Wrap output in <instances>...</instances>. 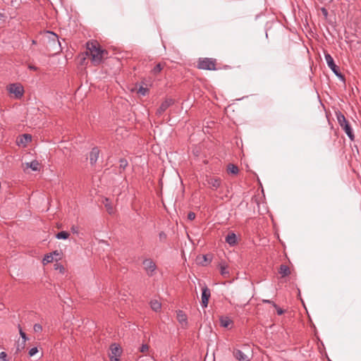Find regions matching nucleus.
Wrapping results in <instances>:
<instances>
[{"mask_svg": "<svg viewBox=\"0 0 361 361\" xmlns=\"http://www.w3.org/2000/svg\"><path fill=\"white\" fill-rule=\"evenodd\" d=\"M86 54L91 56V60L94 65H98L107 52L102 49L97 42H92L87 43Z\"/></svg>", "mask_w": 361, "mask_h": 361, "instance_id": "1", "label": "nucleus"}, {"mask_svg": "<svg viewBox=\"0 0 361 361\" xmlns=\"http://www.w3.org/2000/svg\"><path fill=\"white\" fill-rule=\"evenodd\" d=\"M336 118L340 126L345 131L348 137L351 140H353L355 138V135L353 129L351 128L348 121L346 120L345 116L341 112H338L336 113Z\"/></svg>", "mask_w": 361, "mask_h": 361, "instance_id": "2", "label": "nucleus"}, {"mask_svg": "<svg viewBox=\"0 0 361 361\" xmlns=\"http://www.w3.org/2000/svg\"><path fill=\"white\" fill-rule=\"evenodd\" d=\"M197 67L199 69L207 70V71H215L219 68L216 67V60L212 58H200Z\"/></svg>", "mask_w": 361, "mask_h": 361, "instance_id": "3", "label": "nucleus"}, {"mask_svg": "<svg viewBox=\"0 0 361 361\" xmlns=\"http://www.w3.org/2000/svg\"><path fill=\"white\" fill-rule=\"evenodd\" d=\"M7 90L16 99H21L24 94V87L20 83H12L7 86Z\"/></svg>", "mask_w": 361, "mask_h": 361, "instance_id": "4", "label": "nucleus"}, {"mask_svg": "<svg viewBox=\"0 0 361 361\" xmlns=\"http://www.w3.org/2000/svg\"><path fill=\"white\" fill-rule=\"evenodd\" d=\"M325 60L328 66L335 73V75L341 78H343V75L340 73L338 66L335 64L334 59L329 54H325Z\"/></svg>", "mask_w": 361, "mask_h": 361, "instance_id": "5", "label": "nucleus"}, {"mask_svg": "<svg viewBox=\"0 0 361 361\" xmlns=\"http://www.w3.org/2000/svg\"><path fill=\"white\" fill-rule=\"evenodd\" d=\"M122 353L121 348L114 343L110 347L109 357L111 361H119Z\"/></svg>", "mask_w": 361, "mask_h": 361, "instance_id": "6", "label": "nucleus"}, {"mask_svg": "<svg viewBox=\"0 0 361 361\" xmlns=\"http://www.w3.org/2000/svg\"><path fill=\"white\" fill-rule=\"evenodd\" d=\"M142 264L147 274L149 276H153L157 269L155 263L151 259H146Z\"/></svg>", "mask_w": 361, "mask_h": 361, "instance_id": "7", "label": "nucleus"}, {"mask_svg": "<svg viewBox=\"0 0 361 361\" xmlns=\"http://www.w3.org/2000/svg\"><path fill=\"white\" fill-rule=\"evenodd\" d=\"M206 183L212 190H217L221 187V180L215 176H207Z\"/></svg>", "mask_w": 361, "mask_h": 361, "instance_id": "8", "label": "nucleus"}, {"mask_svg": "<svg viewBox=\"0 0 361 361\" xmlns=\"http://www.w3.org/2000/svg\"><path fill=\"white\" fill-rule=\"evenodd\" d=\"M174 104V99L171 98H166L160 105V106L157 109L156 114L157 116H161L163 113L171 105Z\"/></svg>", "mask_w": 361, "mask_h": 361, "instance_id": "9", "label": "nucleus"}, {"mask_svg": "<svg viewBox=\"0 0 361 361\" xmlns=\"http://www.w3.org/2000/svg\"><path fill=\"white\" fill-rule=\"evenodd\" d=\"M202 306L203 307H207L208 305L209 298L211 296V292L210 290L207 286L202 288Z\"/></svg>", "mask_w": 361, "mask_h": 361, "instance_id": "10", "label": "nucleus"}, {"mask_svg": "<svg viewBox=\"0 0 361 361\" xmlns=\"http://www.w3.org/2000/svg\"><path fill=\"white\" fill-rule=\"evenodd\" d=\"M32 136L30 134H23L17 138L16 142L18 145L26 146L27 143L31 142Z\"/></svg>", "mask_w": 361, "mask_h": 361, "instance_id": "11", "label": "nucleus"}, {"mask_svg": "<svg viewBox=\"0 0 361 361\" xmlns=\"http://www.w3.org/2000/svg\"><path fill=\"white\" fill-rule=\"evenodd\" d=\"M28 168H30L34 171H39L40 169V164L37 160H33L31 162H27L25 164H23V170L25 171Z\"/></svg>", "mask_w": 361, "mask_h": 361, "instance_id": "12", "label": "nucleus"}, {"mask_svg": "<svg viewBox=\"0 0 361 361\" xmlns=\"http://www.w3.org/2000/svg\"><path fill=\"white\" fill-rule=\"evenodd\" d=\"M233 353L235 358L238 361H250L248 355L239 349H235Z\"/></svg>", "mask_w": 361, "mask_h": 361, "instance_id": "13", "label": "nucleus"}, {"mask_svg": "<svg viewBox=\"0 0 361 361\" xmlns=\"http://www.w3.org/2000/svg\"><path fill=\"white\" fill-rule=\"evenodd\" d=\"M99 155V149L97 147L92 148L90 154V161L92 165L94 164Z\"/></svg>", "mask_w": 361, "mask_h": 361, "instance_id": "14", "label": "nucleus"}, {"mask_svg": "<svg viewBox=\"0 0 361 361\" xmlns=\"http://www.w3.org/2000/svg\"><path fill=\"white\" fill-rule=\"evenodd\" d=\"M226 242L230 245H234L237 242V237L234 233H230L226 237Z\"/></svg>", "mask_w": 361, "mask_h": 361, "instance_id": "15", "label": "nucleus"}, {"mask_svg": "<svg viewBox=\"0 0 361 361\" xmlns=\"http://www.w3.org/2000/svg\"><path fill=\"white\" fill-rule=\"evenodd\" d=\"M279 273L281 274V277H285L290 275V271L287 265L281 264L279 267Z\"/></svg>", "mask_w": 361, "mask_h": 361, "instance_id": "16", "label": "nucleus"}, {"mask_svg": "<svg viewBox=\"0 0 361 361\" xmlns=\"http://www.w3.org/2000/svg\"><path fill=\"white\" fill-rule=\"evenodd\" d=\"M103 204L109 214H112L114 213V208L112 203L109 201L108 198H105L103 201Z\"/></svg>", "mask_w": 361, "mask_h": 361, "instance_id": "17", "label": "nucleus"}, {"mask_svg": "<svg viewBox=\"0 0 361 361\" xmlns=\"http://www.w3.org/2000/svg\"><path fill=\"white\" fill-rule=\"evenodd\" d=\"M177 319L183 325L187 324V316L181 310L177 312Z\"/></svg>", "mask_w": 361, "mask_h": 361, "instance_id": "18", "label": "nucleus"}, {"mask_svg": "<svg viewBox=\"0 0 361 361\" xmlns=\"http://www.w3.org/2000/svg\"><path fill=\"white\" fill-rule=\"evenodd\" d=\"M232 323V320L228 317H221L220 318V324L225 328H228Z\"/></svg>", "mask_w": 361, "mask_h": 361, "instance_id": "19", "label": "nucleus"}, {"mask_svg": "<svg viewBox=\"0 0 361 361\" xmlns=\"http://www.w3.org/2000/svg\"><path fill=\"white\" fill-rule=\"evenodd\" d=\"M220 272H221V274L225 277V278H228L229 276V271L228 270V267L227 265L225 264V263H221L220 265Z\"/></svg>", "mask_w": 361, "mask_h": 361, "instance_id": "20", "label": "nucleus"}, {"mask_svg": "<svg viewBox=\"0 0 361 361\" xmlns=\"http://www.w3.org/2000/svg\"><path fill=\"white\" fill-rule=\"evenodd\" d=\"M165 63H157L154 68L152 70V73L154 75H157L159 74L162 69L164 68Z\"/></svg>", "mask_w": 361, "mask_h": 361, "instance_id": "21", "label": "nucleus"}, {"mask_svg": "<svg viewBox=\"0 0 361 361\" xmlns=\"http://www.w3.org/2000/svg\"><path fill=\"white\" fill-rule=\"evenodd\" d=\"M150 307L154 311L158 312L161 310V304L158 300H153L150 302Z\"/></svg>", "mask_w": 361, "mask_h": 361, "instance_id": "22", "label": "nucleus"}, {"mask_svg": "<svg viewBox=\"0 0 361 361\" xmlns=\"http://www.w3.org/2000/svg\"><path fill=\"white\" fill-rule=\"evenodd\" d=\"M227 171L229 173L236 175L239 172L238 167L233 164H229L227 167Z\"/></svg>", "mask_w": 361, "mask_h": 361, "instance_id": "23", "label": "nucleus"}, {"mask_svg": "<svg viewBox=\"0 0 361 361\" xmlns=\"http://www.w3.org/2000/svg\"><path fill=\"white\" fill-rule=\"evenodd\" d=\"M54 260V257L52 253L47 254L43 258L42 263L44 265L52 262Z\"/></svg>", "mask_w": 361, "mask_h": 361, "instance_id": "24", "label": "nucleus"}, {"mask_svg": "<svg viewBox=\"0 0 361 361\" xmlns=\"http://www.w3.org/2000/svg\"><path fill=\"white\" fill-rule=\"evenodd\" d=\"M69 233L66 231H61L56 235V238L58 239H67L69 237Z\"/></svg>", "mask_w": 361, "mask_h": 361, "instance_id": "25", "label": "nucleus"}, {"mask_svg": "<svg viewBox=\"0 0 361 361\" xmlns=\"http://www.w3.org/2000/svg\"><path fill=\"white\" fill-rule=\"evenodd\" d=\"M128 166V161L125 159H121L119 161V168L124 170Z\"/></svg>", "mask_w": 361, "mask_h": 361, "instance_id": "26", "label": "nucleus"}, {"mask_svg": "<svg viewBox=\"0 0 361 361\" xmlns=\"http://www.w3.org/2000/svg\"><path fill=\"white\" fill-rule=\"evenodd\" d=\"M18 329H19V334H20V335L21 338H23L22 342L25 343V342H26V341L27 340V336H26V334H25V333L22 330V329H21V327H20V325H18Z\"/></svg>", "mask_w": 361, "mask_h": 361, "instance_id": "27", "label": "nucleus"}, {"mask_svg": "<svg viewBox=\"0 0 361 361\" xmlns=\"http://www.w3.org/2000/svg\"><path fill=\"white\" fill-rule=\"evenodd\" d=\"M147 92H148V89L146 87H143L142 86L140 87L137 90V93L141 94L142 96H145Z\"/></svg>", "mask_w": 361, "mask_h": 361, "instance_id": "28", "label": "nucleus"}, {"mask_svg": "<svg viewBox=\"0 0 361 361\" xmlns=\"http://www.w3.org/2000/svg\"><path fill=\"white\" fill-rule=\"evenodd\" d=\"M25 345V343L22 342L20 343L19 342H18L16 345V353L20 352L23 349H24Z\"/></svg>", "mask_w": 361, "mask_h": 361, "instance_id": "29", "label": "nucleus"}, {"mask_svg": "<svg viewBox=\"0 0 361 361\" xmlns=\"http://www.w3.org/2000/svg\"><path fill=\"white\" fill-rule=\"evenodd\" d=\"M33 330L35 333H39L42 331V326L39 324H35L33 326Z\"/></svg>", "mask_w": 361, "mask_h": 361, "instance_id": "30", "label": "nucleus"}, {"mask_svg": "<svg viewBox=\"0 0 361 361\" xmlns=\"http://www.w3.org/2000/svg\"><path fill=\"white\" fill-rule=\"evenodd\" d=\"M148 350H149V345L147 344H142L140 348V351L143 353L147 352Z\"/></svg>", "mask_w": 361, "mask_h": 361, "instance_id": "31", "label": "nucleus"}, {"mask_svg": "<svg viewBox=\"0 0 361 361\" xmlns=\"http://www.w3.org/2000/svg\"><path fill=\"white\" fill-rule=\"evenodd\" d=\"M159 237L161 241H165L166 239V234L164 232L161 231L159 233Z\"/></svg>", "mask_w": 361, "mask_h": 361, "instance_id": "32", "label": "nucleus"}, {"mask_svg": "<svg viewBox=\"0 0 361 361\" xmlns=\"http://www.w3.org/2000/svg\"><path fill=\"white\" fill-rule=\"evenodd\" d=\"M273 306L276 309L277 314L279 315H281L283 314V310L281 308L279 307L276 303H273Z\"/></svg>", "mask_w": 361, "mask_h": 361, "instance_id": "33", "label": "nucleus"}, {"mask_svg": "<svg viewBox=\"0 0 361 361\" xmlns=\"http://www.w3.org/2000/svg\"><path fill=\"white\" fill-rule=\"evenodd\" d=\"M38 352V350L36 347L35 348H32L30 350H29V355L30 356H33L35 355Z\"/></svg>", "mask_w": 361, "mask_h": 361, "instance_id": "34", "label": "nucleus"}, {"mask_svg": "<svg viewBox=\"0 0 361 361\" xmlns=\"http://www.w3.org/2000/svg\"><path fill=\"white\" fill-rule=\"evenodd\" d=\"M321 12L323 14V16H324V18H326L328 16V14H329L327 9L325 8L324 7H322L321 8Z\"/></svg>", "mask_w": 361, "mask_h": 361, "instance_id": "35", "label": "nucleus"}, {"mask_svg": "<svg viewBox=\"0 0 361 361\" xmlns=\"http://www.w3.org/2000/svg\"><path fill=\"white\" fill-rule=\"evenodd\" d=\"M188 219L190 221L194 220L195 219V214L194 212H189L188 214Z\"/></svg>", "mask_w": 361, "mask_h": 361, "instance_id": "36", "label": "nucleus"}, {"mask_svg": "<svg viewBox=\"0 0 361 361\" xmlns=\"http://www.w3.org/2000/svg\"><path fill=\"white\" fill-rule=\"evenodd\" d=\"M7 354L5 352L0 353V359L3 361H6Z\"/></svg>", "mask_w": 361, "mask_h": 361, "instance_id": "37", "label": "nucleus"}, {"mask_svg": "<svg viewBox=\"0 0 361 361\" xmlns=\"http://www.w3.org/2000/svg\"><path fill=\"white\" fill-rule=\"evenodd\" d=\"M49 33L51 35V40L52 41H55V40H57L58 41V36L54 34V32H49Z\"/></svg>", "mask_w": 361, "mask_h": 361, "instance_id": "38", "label": "nucleus"}, {"mask_svg": "<svg viewBox=\"0 0 361 361\" xmlns=\"http://www.w3.org/2000/svg\"><path fill=\"white\" fill-rule=\"evenodd\" d=\"M71 231L73 233H76L78 234V228L75 226H73L71 227Z\"/></svg>", "mask_w": 361, "mask_h": 361, "instance_id": "39", "label": "nucleus"}, {"mask_svg": "<svg viewBox=\"0 0 361 361\" xmlns=\"http://www.w3.org/2000/svg\"><path fill=\"white\" fill-rule=\"evenodd\" d=\"M28 68L30 70H32V71H37V68L35 66H32V65H29L28 66Z\"/></svg>", "mask_w": 361, "mask_h": 361, "instance_id": "40", "label": "nucleus"}, {"mask_svg": "<svg viewBox=\"0 0 361 361\" xmlns=\"http://www.w3.org/2000/svg\"><path fill=\"white\" fill-rule=\"evenodd\" d=\"M263 302H265V303H269V304H271L273 305V303H274L273 301L271 300H262Z\"/></svg>", "mask_w": 361, "mask_h": 361, "instance_id": "41", "label": "nucleus"}, {"mask_svg": "<svg viewBox=\"0 0 361 361\" xmlns=\"http://www.w3.org/2000/svg\"><path fill=\"white\" fill-rule=\"evenodd\" d=\"M52 254H53V255H56V256H59V252H58L57 250L54 251Z\"/></svg>", "mask_w": 361, "mask_h": 361, "instance_id": "42", "label": "nucleus"}, {"mask_svg": "<svg viewBox=\"0 0 361 361\" xmlns=\"http://www.w3.org/2000/svg\"><path fill=\"white\" fill-rule=\"evenodd\" d=\"M203 258H204V260L205 262H207V256H206V255H204V256H203Z\"/></svg>", "mask_w": 361, "mask_h": 361, "instance_id": "43", "label": "nucleus"}, {"mask_svg": "<svg viewBox=\"0 0 361 361\" xmlns=\"http://www.w3.org/2000/svg\"><path fill=\"white\" fill-rule=\"evenodd\" d=\"M32 44H37V42H36L35 40H34V39H33V40H32Z\"/></svg>", "mask_w": 361, "mask_h": 361, "instance_id": "44", "label": "nucleus"}, {"mask_svg": "<svg viewBox=\"0 0 361 361\" xmlns=\"http://www.w3.org/2000/svg\"><path fill=\"white\" fill-rule=\"evenodd\" d=\"M62 269H63V267H61V268H59V270H61V271Z\"/></svg>", "mask_w": 361, "mask_h": 361, "instance_id": "45", "label": "nucleus"}, {"mask_svg": "<svg viewBox=\"0 0 361 361\" xmlns=\"http://www.w3.org/2000/svg\"><path fill=\"white\" fill-rule=\"evenodd\" d=\"M62 269H63V267H61V268H59V270H61V271Z\"/></svg>", "mask_w": 361, "mask_h": 361, "instance_id": "46", "label": "nucleus"}, {"mask_svg": "<svg viewBox=\"0 0 361 361\" xmlns=\"http://www.w3.org/2000/svg\"><path fill=\"white\" fill-rule=\"evenodd\" d=\"M329 361H331V360H329Z\"/></svg>", "mask_w": 361, "mask_h": 361, "instance_id": "47", "label": "nucleus"}]
</instances>
